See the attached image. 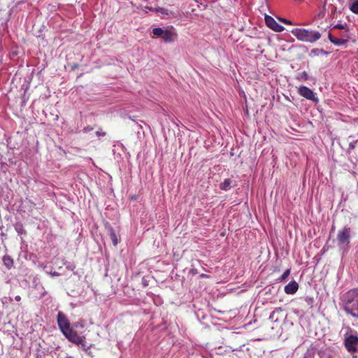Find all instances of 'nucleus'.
<instances>
[{"instance_id":"nucleus-1","label":"nucleus","mask_w":358,"mask_h":358,"mask_svg":"<svg viewBox=\"0 0 358 358\" xmlns=\"http://www.w3.org/2000/svg\"><path fill=\"white\" fill-rule=\"evenodd\" d=\"M342 306L347 314L358 319V289L345 292L341 297Z\"/></svg>"},{"instance_id":"nucleus-2","label":"nucleus","mask_w":358,"mask_h":358,"mask_svg":"<svg viewBox=\"0 0 358 358\" xmlns=\"http://www.w3.org/2000/svg\"><path fill=\"white\" fill-rule=\"evenodd\" d=\"M291 33L298 40L308 43H314L321 37L319 31L306 29L295 28L291 31Z\"/></svg>"},{"instance_id":"nucleus-3","label":"nucleus","mask_w":358,"mask_h":358,"mask_svg":"<svg viewBox=\"0 0 358 358\" xmlns=\"http://www.w3.org/2000/svg\"><path fill=\"white\" fill-rule=\"evenodd\" d=\"M351 233L352 229L348 226H345L341 229L338 230L337 233L336 238L338 246L343 253H345L349 250Z\"/></svg>"},{"instance_id":"nucleus-4","label":"nucleus","mask_w":358,"mask_h":358,"mask_svg":"<svg viewBox=\"0 0 358 358\" xmlns=\"http://www.w3.org/2000/svg\"><path fill=\"white\" fill-rule=\"evenodd\" d=\"M345 333L344 334V345L346 350L354 353L358 351V334H354V331L349 327L344 328Z\"/></svg>"},{"instance_id":"nucleus-5","label":"nucleus","mask_w":358,"mask_h":358,"mask_svg":"<svg viewBox=\"0 0 358 358\" xmlns=\"http://www.w3.org/2000/svg\"><path fill=\"white\" fill-rule=\"evenodd\" d=\"M57 323L59 327V329H61L63 334L67 335V334H69L72 329L70 327V324L69 320H67L66 317L64 314L59 312L57 315Z\"/></svg>"},{"instance_id":"nucleus-6","label":"nucleus","mask_w":358,"mask_h":358,"mask_svg":"<svg viewBox=\"0 0 358 358\" xmlns=\"http://www.w3.org/2000/svg\"><path fill=\"white\" fill-rule=\"evenodd\" d=\"M298 92L301 96H303L308 100L318 102V98L315 96L314 92L306 86H300L298 88Z\"/></svg>"},{"instance_id":"nucleus-7","label":"nucleus","mask_w":358,"mask_h":358,"mask_svg":"<svg viewBox=\"0 0 358 358\" xmlns=\"http://www.w3.org/2000/svg\"><path fill=\"white\" fill-rule=\"evenodd\" d=\"M66 338H68L72 343H74L77 345H80L83 347H85V340L83 336L78 335L76 331H71L69 334L65 335Z\"/></svg>"},{"instance_id":"nucleus-8","label":"nucleus","mask_w":358,"mask_h":358,"mask_svg":"<svg viewBox=\"0 0 358 358\" xmlns=\"http://www.w3.org/2000/svg\"><path fill=\"white\" fill-rule=\"evenodd\" d=\"M265 22L270 29L276 32H281L285 29L283 26L278 24L272 17L269 15L265 16Z\"/></svg>"},{"instance_id":"nucleus-9","label":"nucleus","mask_w":358,"mask_h":358,"mask_svg":"<svg viewBox=\"0 0 358 358\" xmlns=\"http://www.w3.org/2000/svg\"><path fill=\"white\" fill-rule=\"evenodd\" d=\"M298 289V283L295 280H292L285 287L284 291L287 294H294L297 292Z\"/></svg>"},{"instance_id":"nucleus-10","label":"nucleus","mask_w":358,"mask_h":358,"mask_svg":"<svg viewBox=\"0 0 358 358\" xmlns=\"http://www.w3.org/2000/svg\"><path fill=\"white\" fill-rule=\"evenodd\" d=\"M282 313V309L281 308H275L269 316V320L273 322H278Z\"/></svg>"},{"instance_id":"nucleus-11","label":"nucleus","mask_w":358,"mask_h":358,"mask_svg":"<svg viewBox=\"0 0 358 358\" xmlns=\"http://www.w3.org/2000/svg\"><path fill=\"white\" fill-rule=\"evenodd\" d=\"M162 38L166 43L173 42L175 39V34L171 31L165 29L163 32Z\"/></svg>"},{"instance_id":"nucleus-12","label":"nucleus","mask_w":358,"mask_h":358,"mask_svg":"<svg viewBox=\"0 0 358 358\" xmlns=\"http://www.w3.org/2000/svg\"><path fill=\"white\" fill-rule=\"evenodd\" d=\"M109 236L114 245H117L119 243L118 236L116 234L115 230L110 226L107 227Z\"/></svg>"},{"instance_id":"nucleus-13","label":"nucleus","mask_w":358,"mask_h":358,"mask_svg":"<svg viewBox=\"0 0 358 358\" xmlns=\"http://www.w3.org/2000/svg\"><path fill=\"white\" fill-rule=\"evenodd\" d=\"M328 38L333 44L338 46L345 45L348 42L347 39L336 38L334 37L331 34H329Z\"/></svg>"},{"instance_id":"nucleus-14","label":"nucleus","mask_w":358,"mask_h":358,"mask_svg":"<svg viewBox=\"0 0 358 358\" xmlns=\"http://www.w3.org/2000/svg\"><path fill=\"white\" fill-rule=\"evenodd\" d=\"M231 180L229 178L225 179L222 183L220 185V187L221 189L227 191L231 187Z\"/></svg>"},{"instance_id":"nucleus-15","label":"nucleus","mask_w":358,"mask_h":358,"mask_svg":"<svg viewBox=\"0 0 358 358\" xmlns=\"http://www.w3.org/2000/svg\"><path fill=\"white\" fill-rule=\"evenodd\" d=\"M3 262L8 269H10L13 265V261L12 258L8 255H6L3 257Z\"/></svg>"},{"instance_id":"nucleus-16","label":"nucleus","mask_w":358,"mask_h":358,"mask_svg":"<svg viewBox=\"0 0 358 358\" xmlns=\"http://www.w3.org/2000/svg\"><path fill=\"white\" fill-rule=\"evenodd\" d=\"M164 31V29L159 28V27L154 28L152 29V33L155 36H161L162 37Z\"/></svg>"},{"instance_id":"nucleus-17","label":"nucleus","mask_w":358,"mask_h":358,"mask_svg":"<svg viewBox=\"0 0 358 358\" xmlns=\"http://www.w3.org/2000/svg\"><path fill=\"white\" fill-rule=\"evenodd\" d=\"M308 78V74L306 71L298 73L296 79L299 80H307Z\"/></svg>"},{"instance_id":"nucleus-18","label":"nucleus","mask_w":358,"mask_h":358,"mask_svg":"<svg viewBox=\"0 0 358 358\" xmlns=\"http://www.w3.org/2000/svg\"><path fill=\"white\" fill-rule=\"evenodd\" d=\"M350 10L355 14H358V1L357 0L351 4Z\"/></svg>"},{"instance_id":"nucleus-19","label":"nucleus","mask_w":358,"mask_h":358,"mask_svg":"<svg viewBox=\"0 0 358 358\" xmlns=\"http://www.w3.org/2000/svg\"><path fill=\"white\" fill-rule=\"evenodd\" d=\"M290 274V269H287L284 271L282 275L279 278L278 280L279 282H283L286 280V278Z\"/></svg>"},{"instance_id":"nucleus-20","label":"nucleus","mask_w":358,"mask_h":358,"mask_svg":"<svg viewBox=\"0 0 358 358\" xmlns=\"http://www.w3.org/2000/svg\"><path fill=\"white\" fill-rule=\"evenodd\" d=\"M15 229L18 234H25V230L23 228V226L21 224H17L15 227Z\"/></svg>"},{"instance_id":"nucleus-21","label":"nucleus","mask_w":358,"mask_h":358,"mask_svg":"<svg viewBox=\"0 0 358 358\" xmlns=\"http://www.w3.org/2000/svg\"><path fill=\"white\" fill-rule=\"evenodd\" d=\"M159 13L162 15V17H169L170 15V13L169 12V10L164 8H160Z\"/></svg>"},{"instance_id":"nucleus-22","label":"nucleus","mask_w":358,"mask_h":358,"mask_svg":"<svg viewBox=\"0 0 358 358\" xmlns=\"http://www.w3.org/2000/svg\"><path fill=\"white\" fill-rule=\"evenodd\" d=\"M64 265L66 266V268L70 271H73L76 268V266L70 262H65Z\"/></svg>"},{"instance_id":"nucleus-23","label":"nucleus","mask_w":358,"mask_h":358,"mask_svg":"<svg viewBox=\"0 0 358 358\" xmlns=\"http://www.w3.org/2000/svg\"><path fill=\"white\" fill-rule=\"evenodd\" d=\"M280 20L286 24H292V22L290 20H288L287 19L280 18Z\"/></svg>"},{"instance_id":"nucleus-24","label":"nucleus","mask_w":358,"mask_h":358,"mask_svg":"<svg viewBox=\"0 0 358 358\" xmlns=\"http://www.w3.org/2000/svg\"><path fill=\"white\" fill-rule=\"evenodd\" d=\"M345 27V24H337L334 26V28L336 29H344Z\"/></svg>"},{"instance_id":"nucleus-25","label":"nucleus","mask_w":358,"mask_h":358,"mask_svg":"<svg viewBox=\"0 0 358 358\" xmlns=\"http://www.w3.org/2000/svg\"><path fill=\"white\" fill-rule=\"evenodd\" d=\"M50 275H51V276L55 277V276H58L59 274L57 272L55 271V272L50 273Z\"/></svg>"},{"instance_id":"nucleus-26","label":"nucleus","mask_w":358,"mask_h":358,"mask_svg":"<svg viewBox=\"0 0 358 358\" xmlns=\"http://www.w3.org/2000/svg\"><path fill=\"white\" fill-rule=\"evenodd\" d=\"M160 8H162L161 7L155 8V11L159 13Z\"/></svg>"},{"instance_id":"nucleus-27","label":"nucleus","mask_w":358,"mask_h":358,"mask_svg":"<svg viewBox=\"0 0 358 358\" xmlns=\"http://www.w3.org/2000/svg\"><path fill=\"white\" fill-rule=\"evenodd\" d=\"M160 8H162L161 7L155 8V11L159 13Z\"/></svg>"},{"instance_id":"nucleus-28","label":"nucleus","mask_w":358,"mask_h":358,"mask_svg":"<svg viewBox=\"0 0 358 358\" xmlns=\"http://www.w3.org/2000/svg\"><path fill=\"white\" fill-rule=\"evenodd\" d=\"M15 299L17 301H20V299H21V297H20V296H16L15 297Z\"/></svg>"},{"instance_id":"nucleus-29","label":"nucleus","mask_w":358,"mask_h":358,"mask_svg":"<svg viewBox=\"0 0 358 358\" xmlns=\"http://www.w3.org/2000/svg\"><path fill=\"white\" fill-rule=\"evenodd\" d=\"M201 276L202 278H206V277H207V275H206V274H202Z\"/></svg>"},{"instance_id":"nucleus-30","label":"nucleus","mask_w":358,"mask_h":358,"mask_svg":"<svg viewBox=\"0 0 358 358\" xmlns=\"http://www.w3.org/2000/svg\"><path fill=\"white\" fill-rule=\"evenodd\" d=\"M149 8V10H150L155 11V8Z\"/></svg>"}]
</instances>
